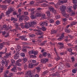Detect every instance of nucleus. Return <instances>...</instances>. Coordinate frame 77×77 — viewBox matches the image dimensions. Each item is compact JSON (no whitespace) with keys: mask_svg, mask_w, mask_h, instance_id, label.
Segmentation results:
<instances>
[{"mask_svg":"<svg viewBox=\"0 0 77 77\" xmlns=\"http://www.w3.org/2000/svg\"><path fill=\"white\" fill-rule=\"evenodd\" d=\"M26 74L29 75V77H39V75L38 74H36L34 75L33 73L30 71H27L26 73Z\"/></svg>","mask_w":77,"mask_h":77,"instance_id":"obj_1","label":"nucleus"},{"mask_svg":"<svg viewBox=\"0 0 77 77\" xmlns=\"http://www.w3.org/2000/svg\"><path fill=\"white\" fill-rule=\"evenodd\" d=\"M5 56L3 57V60H6L7 58L8 57H11V56H12L11 55V52H10L8 53H7L5 54Z\"/></svg>","mask_w":77,"mask_h":77,"instance_id":"obj_2","label":"nucleus"},{"mask_svg":"<svg viewBox=\"0 0 77 77\" xmlns=\"http://www.w3.org/2000/svg\"><path fill=\"white\" fill-rule=\"evenodd\" d=\"M67 1L68 0H62L61 1H60L57 3V6L61 5L64 4V3H66Z\"/></svg>","mask_w":77,"mask_h":77,"instance_id":"obj_3","label":"nucleus"},{"mask_svg":"<svg viewBox=\"0 0 77 77\" xmlns=\"http://www.w3.org/2000/svg\"><path fill=\"white\" fill-rule=\"evenodd\" d=\"M12 12H13V9L10 7L9 8L8 10L6 12V15H9Z\"/></svg>","mask_w":77,"mask_h":77,"instance_id":"obj_4","label":"nucleus"},{"mask_svg":"<svg viewBox=\"0 0 77 77\" xmlns=\"http://www.w3.org/2000/svg\"><path fill=\"white\" fill-rule=\"evenodd\" d=\"M25 24L26 29H29V28H30L31 27H32V26H31L32 25L30 23H28L27 22H26Z\"/></svg>","mask_w":77,"mask_h":77,"instance_id":"obj_5","label":"nucleus"},{"mask_svg":"<svg viewBox=\"0 0 77 77\" xmlns=\"http://www.w3.org/2000/svg\"><path fill=\"white\" fill-rule=\"evenodd\" d=\"M30 23L31 25V26L32 27H33L34 25H36L38 24V22L35 20L33 21H32L30 22Z\"/></svg>","mask_w":77,"mask_h":77,"instance_id":"obj_6","label":"nucleus"},{"mask_svg":"<svg viewBox=\"0 0 77 77\" xmlns=\"http://www.w3.org/2000/svg\"><path fill=\"white\" fill-rule=\"evenodd\" d=\"M58 44L60 45L59 49H62V48H63L64 47L63 43L59 42L58 43Z\"/></svg>","mask_w":77,"mask_h":77,"instance_id":"obj_7","label":"nucleus"},{"mask_svg":"<svg viewBox=\"0 0 77 77\" xmlns=\"http://www.w3.org/2000/svg\"><path fill=\"white\" fill-rule=\"evenodd\" d=\"M60 9L62 12H64L66 9V7L64 5H62L60 6Z\"/></svg>","mask_w":77,"mask_h":77,"instance_id":"obj_8","label":"nucleus"},{"mask_svg":"<svg viewBox=\"0 0 77 77\" xmlns=\"http://www.w3.org/2000/svg\"><path fill=\"white\" fill-rule=\"evenodd\" d=\"M35 34L37 35L40 36V35H42L43 33L41 31V30H38L37 32L35 33Z\"/></svg>","mask_w":77,"mask_h":77,"instance_id":"obj_9","label":"nucleus"},{"mask_svg":"<svg viewBox=\"0 0 77 77\" xmlns=\"http://www.w3.org/2000/svg\"><path fill=\"white\" fill-rule=\"evenodd\" d=\"M19 57V52H17L16 54L14 55V59H18Z\"/></svg>","mask_w":77,"mask_h":77,"instance_id":"obj_10","label":"nucleus"},{"mask_svg":"<svg viewBox=\"0 0 77 77\" xmlns=\"http://www.w3.org/2000/svg\"><path fill=\"white\" fill-rule=\"evenodd\" d=\"M21 50V47L19 45L17 46L16 48V51H17V52L20 51Z\"/></svg>","mask_w":77,"mask_h":77,"instance_id":"obj_11","label":"nucleus"},{"mask_svg":"<svg viewBox=\"0 0 77 77\" xmlns=\"http://www.w3.org/2000/svg\"><path fill=\"white\" fill-rule=\"evenodd\" d=\"M48 61V59H42L41 60V62L42 63H45Z\"/></svg>","mask_w":77,"mask_h":77,"instance_id":"obj_12","label":"nucleus"},{"mask_svg":"<svg viewBox=\"0 0 77 77\" xmlns=\"http://www.w3.org/2000/svg\"><path fill=\"white\" fill-rule=\"evenodd\" d=\"M64 37V34H62L61 36L58 38V41H61L62 39H63V38Z\"/></svg>","mask_w":77,"mask_h":77,"instance_id":"obj_13","label":"nucleus"},{"mask_svg":"<svg viewBox=\"0 0 77 77\" xmlns=\"http://www.w3.org/2000/svg\"><path fill=\"white\" fill-rule=\"evenodd\" d=\"M19 20L20 21L21 20H24V18H25V17L24 16V15H22L21 16H20L19 17Z\"/></svg>","mask_w":77,"mask_h":77,"instance_id":"obj_14","label":"nucleus"},{"mask_svg":"<svg viewBox=\"0 0 77 77\" xmlns=\"http://www.w3.org/2000/svg\"><path fill=\"white\" fill-rule=\"evenodd\" d=\"M11 71H13L14 72H15L16 71H17V70L16 69V67H14L11 69Z\"/></svg>","mask_w":77,"mask_h":77,"instance_id":"obj_15","label":"nucleus"},{"mask_svg":"<svg viewBox=\"0 0 77 77\" xmlns=\"http://www.w3.org/2000/svg\"><path fill=\"white\" fill-rule=\"evenodd\" d=\"M63 16L65 17H66V18H69V15L66 14L64 13L63 14Z\"/></svg>","mask_w":77,"mask_h":77,"instance_id":"obj_16","label":"nucleus"},{"mask_svg":"<svg viewBox=\"0 0 77 77\" xmlns=\"http://www.w3.org/2000/svg\"><path fill=\"white\" fill-rule=\"evenodd\" d=\"M23 65L24 68L25 69H27V65L24 63H23Z\"/></svg>","mask_w":77,"mask_h":77,"instance_id":"obj_17","label":"nucleus"},{"mask_svg":"<svg viewBox=\"0 0 77 77\" xmlns=\"http://www.w3.org/2000/svg\"><path fill=\"white\" fill-rule=\"evenodd\" d=\"M5 67H7L8 66V63H9V60H5Z\"/></svg>","mask_w":77,"mask_h":77,"instance_id":"obj_18","label":"nucleus"},{"mask_svg":"<svg viewBox=\"0 0 77 77\" xmlns=\"http://www.w3.org/2000/svg\"><path fill=\"white\" fill-rule=\"evenodd\" d=\"M67 9L69 12H72V9L71 7H68L67 8Z\"/></svg>","mask_w":77,"mask_h":77,"instance_id":"obj_19","label":"nucleus"},{"mask_svg":"<svg viewBox=\"0 0 77 77\" xmlns=\"http://www.w3.org/2000/svg\"><path fill=\"white\" fill-rule=\"evenodd\" d=\"M46 24V21L44 22H41L40 25L41 26H44L45 24Z\"/></svg>","mask_w":77,"mask_h":77,"instance_id":"obj_20","label":"nucleus"},{"mask_svg":"<svg viewBox=\"0 0 77 77\" xmlns=\"http://www.w3.org/2000/svg\"><path fill=\"white\" fill-rule=\"evenodd\" d=\"M7 30H11L12 29V26H11L8 25L7 26Z\"/></svg>","mask_w":77,"mask_h":77,"instance_id":"obj_21","label":"nucleus"},{"mask_svg":"<svg viewBox=\"0 0 77 77\" xmlns=\"http://www.w3.org/2000/svg\"><path fill=\"white\" fill-rule=\"evenodd\" d=\"M27 60H28V59L27 58H25L23 60V61L24 63L26 62H27Z\"/></svg>","mask_w":77,"mask_h":77,"instance_id":"obj_22","label":"nucleus"},{"mask_svg":"<svg viewBox=\"0 0 77 77\" xmlns=\"http://www.w3.org/2000/svg\"><path fill=\"white\" fill-rule=\"evenodd\" d=\"M42 5V7H47V6H48V5L46 3H44Z\"/></svg>","mask_w":77,"mask_h":77,"instance_id":"obj_23","label":"nucleus"},{"mask_svg":"<svg viewBox=\"0 0 77 77\" xmlns=\"http://www.w3.org/2000/svg\"><path fill=\"white\" fill-rule=\"evenodd\" d=\"M36 69H37V71L39 72L40 71H41V68L39 67H37L36 68Z\"/></svg>","mask_w":77,"mask_h":77,"instance_id":"obj_24","label":"nucleus"},{"mask_svg":"<svg viewBox=\"0 0 77 77\" xmlns=\"http://www.w3.org/2000/svg\"><path fill=\"white\" fill-rule=\"evenodd\" d=\"M42 54L43 56L44 57H46L47 55V52H45L44 53H42Z\"/></svg>","mask_w":77,"mask_h":77,"instance_id":"obj_25","label":"nucleus"},{"mask_svg":"<svg viewBox=\"0 0 77 77\" xmlns=\"http://www.w3.org/2000/svg\"><path fill=\"white\" fill-rule=\"evenodd\" d=\"M41 14L40 13H37L36 14V16L38 17H41Z\"/></svg>","mask_w":77,"mask_h":77,"instance_id":"obj_26","label":"nucleus"},{"mask_svg":"<svg viewBox=\"0 0 77 77\" xmlns=\"http://www.w3.org/2000/svg\"><path fill=\"white\" fill-rule=\"evenodd\" d=\"M47 42V41H45L42 43L40 44V45L41 46H43V45H44L45 44L46 42Z\"/></svg>","mask_w":77,"mask_h":77,"instance_id":"obj_27","label":"nucleus"},{"mask_svg":"<svg viewBox=\"0 0 77 77\" xmlns=\"http://www.w3.org/2000/svg\"><path fill=\"white\" fill-rule=\"evenodd\" d=\"M77 69L76 68L74 69L73 70H72V72L73 73H76V72H77Z\"/></svg>","mask_w":77,"mask_h":77,"instance_id":"obj_28","label":"nucleus"},{"mask_svg":"<svg viewBox=\"0 0 77 77\" xmlns=\"http://www.w3.org/2000/svg\"><path fill=\"white\" fill-rule=\"evenodd\" d=\"M41 17H42V18H43V19H46L45 18V17H45V14H41Z\"/></svg>","mask_w":77,"mask_h":77,"instance_id":"obj_29","label":"nucleus"},{"mask_svg":"<svg viewBox=\"0 0 77 77\" xmlns=\"http://www.w3.org/2000/svg\"><path fill=\"white\" fill-rule=\"evenodd\" d=\"M38 53V51H34L33 54L34 55H36Z\"/></svg>","mask_w":77,"mask_h":77,"instance_id":"obj_30","label":"nucleus"},{"mask_svg":"<svg viewBox=\"0 0 77 77\" xmlns=\"http://www.w3.org/2000/svg\"><path fill=\"white\" fill-rule=\"evenodd\" d=\"M16 65L17 66H21L22 65L21 63H16Z\"/></svg>","mask_w":77,"mask_h":77,"instance_id":"obj_31","label":"nucleus"},{"mask_svg":"<svg viewBox=\"0 0 77 77\" xmlns=\"http://www.w3.org/2000/svg\"><path fill=\"white\" fill-rule=\"evenodd\" d=\"M29 20V17H25L24 20L25 21H27L28 20Z\"/></svg>","mask_w":77,"mask_h":77,"instance_id":"obj_32","label":"nucleus"},{"mask_svg":"<svg viewBox=\"0 0 77 77\" xmlns=\"http://www.w3.org/2000/svg\"><path fill=\"white\" fill-rule=\"evenodd\" d=\"M5 45V42H3L2 43H1L0 44V45H1L2 47H4V45Z\"/></svg>","mask_w":77,"mask_h":77,"instance_id":"obj_33","label":"nucleus"},{"mask_svg":"<svg viewBox=\"0 0 77 77\" xmlns=\"http://www.w3.org/2000/svg\"><path fill=\"white\" fill-rule=\"evenodd\" d=\"M31 19H35L36 18V16L34 15H31L30 16Z\"/></svg>","mask_w":77,"mask_h":77,"instance_id":"obj_34","label":"nucleus"},{"mask_svg":"<svg viewBox=\"0 0 77 77\" xmlns=\"http://www.w3.org/2000/svg\"><path fill=\"white\" fill-rule=\"evenodd\" d=\"M29 68H33V64H29Z\"/></svg>","mask_w":77,"mask_h":77,"instance_id":"obj_35","label":"nucleus"},{"mask_svg":"<svg viewBox=\"0 0 77 77\" xmlns=\"http://www.w3.org/2000/svg\"><path fill=\"white\" fill-rule=\"evenodd\" d=\"M35 9V8H33L32 9H28V11L29 12H30V11H31V12H32V11H34Z\"/></svg>","mask_w":77,"mask_h":77,"instance_id":"obj_36","label":"nucleus"},{"mask_svg":"<svg viewBox=\"0 0 77 77\" xmlns=\"http://www.w3.org/2000/svg\"><path fill=\"white\" fill-rule=\"evenodd\" d=\"M54 20H53L52 19H51L49 20V22L50 23H54Z\"/></svg>","mask_w":77,"mask_h":77,"instance_id":"obj_37","label":"nucleus"},{"mask_svg":"<svg viewBox=\"0 0 77 77\" xmlns=\"http://www.w3.org/2000/svg\"><path fill=\"white\" fill-rule=\"evenodd\" d=\"M62 20L64 22H65V21H66L68 20V19L66 18H62Z\"/></svg>","mask_w":77,"mask_h":77,"instance_id":"obj_38","label":"nucleus"},{"mask_svg":"<svg viewBox=\"0 0 77 77\" xmlns=\"http://www.w3.org/2000/svg\"><path fill=\"white\" fill-rule=\"evenodd\" d=\"M52 13H54L55 14H57V11L54 9L53 11L52 12Z\"/></svg>","mask_w":77,"mask_h":77,"instance_id":"obj_39","label":"nucleus"},{"mask_svg":"<svg viewBox=\"0 0 77 77\" xmlns=\"http://www.w3.org/2000/svg\"><path fill=\"white\" fill-rule=\"evenodd\" d=\"M1 63L2 65V66H4L5 65V61L4 60H2L1 61Z\"/></svg>","mask_w":77,"mask_h":77,"instance_id":"obj_40","label":"nucleus"},{"mask_svg":"<svg viewBox=\"0 0 77 77\" xmlns=\"http://www.w3.org/2000/svg\"><path fill=\"white\" fill-rule=\"evenodd\" d=\"M60 22L59 20H57L56 22V24L57 25H59L60 24Z\"/></svg>","mask_w":77,"mask_h":77,"instance_id":"obj_41","label":"nucleus"},{"mask_svg":"<svg viewBox=\"0 0 77 77\" xmlns=\"http://www.w3.org/2000/svg\"><path fill=\"white\" fill-rule=\"evenodd\" d=\"M35 34H32L29 35V37L30 38H33L34 36H35Z\"/></svg>","mask_w":77,"mask_h":77,"instance_id":"obj_42","label":"nucleus"},{"mask_svg":"<svg viewBox=\"0 0 77 77\" xmlns=\"http://www.w3.org/2000/svg\"><path fill=\"white\" fill-rule=\"evenodd\" d=\"M47 14V16H48V17H49V16H50V12L49 11H47L46 12Z\"/></svg>","mask_w":77,"mask_h":77,"instance_id":"obj_43","label":"nucleus"},{"mask_svg":"<svg viewBox=\"0 0 77 77\" xmlns=\"http://www.w3.org/2000/svg\"><path fill=\"white\" fill-rule=\"evenodd\" d=\"M21 56L22 57H24L25 56V54L24 53H20Z\"/></svg>","mask_w":77,"mask_h":77,"instance_id":"obj_44","label":"nucleus"},{"mask_svg":"<svg viewBox=\"0 0 77 77\" xmlns=\"http://www.w3.org/2000/svg\"><path fill=\"white\" fill-rule=\"evenodd\" d=\"M68 36L71 39H72V38H73L74 37V36H72V35H68Z\"/></svg>","mask_w":77,"mask_h":77,"instance_id":"obj_45","label":"nucleus"},{"mask_svg":"<svg viewBox=\"0 0 77 77\" xmlns=\"http://www.w3.org/2000/svg\"><path fill=\"white\" fill-rule=\"evenodd\" d=\"M34 51L33 50H31L29 52V54H33Z\"/></svg>","mask_w":77,"mask_h":77,"instance_id":"obj_46","label":"nucleus"},{"mask_svg":"<svg viewBox=\"0 0 77 77\" xmlns=\"http://www.w3.org/2000/svg\"><path fill=\"white\" fill-rule=\"evenodd\" d=\"M77 0H73V4H77Z\"/></svg>","mask_w":77,"mask_h":77,"instance_id":"obj_47","label":"nucleus"},{"mask_svg":"<svg viewBox=\"0 0 77 77\" xmlns=\"http://www.w3.org/2000/svg\"><path fill=\"white\" fill-rule=\"evenodd\" d=\"M49 9L50 11H51V12H52L54 9V8H49Z\"/></svg>","mask_w":77,"mask_h":77,"instance_id":"obj_48","label":"nucleus"},{"mask_svg":"<svg viewBox=\"0 0 77 77\" xmlns=\"http://www.w3.org/2000/svg\"><path fill=\"white\" fill-rule=\"evenodd\" d=\"M47 73H48V71H45L43 72V75H45V74H47Z\"/></svg>","mask_w":77,"mask_h":77,"instance_id":"obj_49","label":"nucleus"},{"mask_svg":"<svg viewBox=\"0 0 77 77\" xmlns=\"http://www.w3.org/2000/svg\"><path fill=\"white\" fill-rule=\"evenodd\" d=\"M43 57V55L42 54H40L39 55V58L41 59V58H42V57Z\"/></svg>","mask_w":77,"mask_h":77,"instance_id":"obj_50","label":"nucleus"},{"mask_svg":"<svg viewBox=\"0 0 77 77\" xmlns=\"http://www.w3.org/2000/svg\"><path fill=\"white\" fill-rule=\"evenodd\" d=\"M11 62L12 64H14V63H15V60L12 59L11 60Z\"/></svg>","mask_w":77,"mask_h":77,"instance_id":"obj_51","label":"nucleus"},{"mask_svg":"<svg viewBox=\"0 0 77 77\" xmlns=\"http://www.w3.org/2000/svg\"><path fill=\"white\" fill-rule=\"evenodd\" d=\"M76 24H77V22H72V23L71 24V26H74V25H75Z\"/></svg>","mask_w":77,"mask_h":77,"instance_id":"obj_52","label":"nucleus"},{"mask_svg":"<svg viewBox=\"0 0 77 77\" xmlns=\"http://www.w3.org/2000/svg\"><path fill=\"white\" fill-rule=\"evenodd\" d=\"M73 8L74 9H76V8H77V5H73Z\"/></svg>","mask_w":77,"mask_h":77,"instance_id":"obj_53","label":"nucleus"},{"mask_svg":"<svg viewBox=\"0 0 77 77\" xmlns=\"http://www.w3.org/2000/svg\"><path fill=\"white\" fill-rule=\"evenodd\" d=\"M55 59L57 61V60H60V57H57L55 58Z\"/></svg>","mask_w":77,"mask_h":77,"instance_id":"obj_54","label":"nucleus"},{"mask_svg":"<svg viewBox=\"0 0 77 77\" xmlns=\"http://www.w3.org/2000/svg\"><path fill=\"white\" fill-rule=\"evenodd\" d=\"M62 68H63V66H60L59 67H58V69H60L61 70Z\"/></svg>","mask_w":77,"mask_h":77,"instance_id":"obj_55","label":"nucleus"},{"mask_svg":"<svg viewBox=\"0 0 77 77\" xmlns=\"http://www.w3.org/2000/svg\"><path fill=\"white\" fill-rule=\"evenodd\" d=\"M7 28V26L6 25H4L2 26V29H6Z\"/></svg>","mask_w":77,"mask_h":77,"instance_id":"obj_56","label":"nucleus"},{"mask_svg":"<svg viewBox=\"0 0 77 77\" xmlns=\"http://www.w3.org/2000/svg\"><path fill=\"white\" fill-rule=\"evenodd\" d=\"M2 54H3V52H0V57H2Z\"/></svg>","mask_w":77,"mask_h":77,"instance_id":"obj_57","label":"nucleus"},{"mask_svg":"<svg viewBox=\"0 0 77 77\" xmlns=\"http://www.w3.org/2000/svg\"><path fill=\"white\" fill-rule=\"evenodd\" d=\"M36 28L37 29V30H41V28H40V27L38 26L36 27Z\"/></svg>","mask_w":77,"mask_h":77,"instance_id":"obj_58","label":"nucleus"},{"mask_svg":"<svg viewBox=\"0 0 77 77\" xmlns=\"http://www.w3.org/2000/svg\"><path fill=\"white\" fill-rule=\"evenodd\" d=\"M48 58H50L51 57V54L50 53L48 54Z\"/></svg>","mask_w":77,"mask_h":77,"instance_id":"obj_59","label":"nucleus"},{"mask_svg":"<svg viewBox=\"0 0 77 77\" xmlns=\"http://www.w3.org/2000/svg\"><path fill=\"white\" fill-rule=\"evenodd\" d=\"M5 52H3V53L4 54H6V52H7V48H5Z\"/></svg>","mask_w":77,"mask_h":77,"instance_id":"obj_60","label":"nucleus"},{"mask_svg":"<svg viewBox=\"0 0 77 77\" xmlns=\"http://www.w3.org/2000/svg\"><path fill=\"white\" fill-rule=\"evenodd\" d=\"M72 49L71 48H69L68 49V51H69V52H70L71 53L72 52Z\"/></svg>","mask_w":77,"mask_h":77,"instance_id":"obj_61","label":"nucleus"},{"mask_svg":"<svg viewBox=\"0 0 77 77\" xmlns=\"http://www.w3.org/2000/svg\"><path fill=\"white\" fill-rule=\"evenodd\" d=\"M22 51L23 52H26V49L24 48H23V49H22Z\"/></svg>","mask_w":77,"mask_h":77,"instance_id":"obj_62","label":"nucleus"},{"mask_svg":"<svg viewBox=\"0 0 77 77\" xmlns=\"http://www.w3.org/2000/svg\"><path fill=\"white\" fill-rule=\"evenodd\" d=\"M20 39H22V40H24V37L23 36H21L20 37Z\"/></svg>","mask_w":77,"mask_h":77,"instance_id":"obj_63","label":"nucleus"},{"mask_svg":"<svg viewBox=\"0 0 77 77\" xmlns=\"http://www.w3.org/2000/svg\"><path fill=\"white\" fill-rule=\"evenodd\" d=\"M60 54L61 56H62V55H63V54H65V53L64 52H61Z\"/></svg>","mask_w":77,"mask_h":77,"instance_id":"obj_64","label":"nucleus"}]
</instances>
